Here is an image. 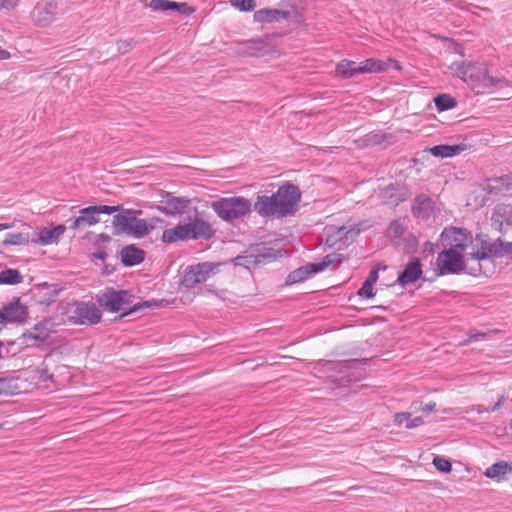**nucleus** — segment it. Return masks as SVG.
Segmentation results:
<instances>
[{
  "label": "nucleus",
  "instance_id": "f257e3e1",
  "mask_svg": "<svg viewBox=\"0 0 512 512\" xmlns=\"http://www.w3.org/2000/svg\"><path fill=\"white\" fill-rule=\"evenodd\" d=\"M302 192L298 186L285 182L272 195H258L254 211L263 218L282 219L294 215L299 208Z\"/></svg>",
  "mask_w": 512,
  "mask_h": 512
},
{
  "label": "nucleus",
  "instance_id": "f03ea898",
  "mask_svg": "<svg viewBox=\"0 0 512 512\" xmlns=\"http://www.w3.org/2000/svg\"><path fill=\"white\" fill-rule=\"evenodd\" d=\"M456 76L472 87H506L510 83L504 75H495L487 64L453 63L450 66Z\"/></svg>",
  "mask_w": 512,
  "mask_h": 512
},
{
  "label": "nucleus",
  "instance_id": "7ed1b4c3",
  "mask_svg": "<svg viewBox=\"0 0 512 512\" xmlns=\"http://www.w3.org/2000/svg\"><path fill=\"white\" fill-rule=\"evenodd\" d=\"M213 234L214 230L208 222L195 217L188 223L165 229L162 233L161 240L164 243H174L198 238L209 239Z\"/></svg>",
  "mask_w": 512,
  "mask_h": 512
},
{
  "label": "nucleus",
  "instance_id": "20e7f679",
  "mask_svg": "<svg viewBox=\"0 0 512 512\" xmlns=\"http://www.w3.org/2000/svg\"><path fill=\"white\" fill-rule=\"evenodd\" d=\"M100 306L109 312L125 311L122 316L137 312L144 308H150L152 305L148 301L138 302L132 305L133 295L128 290L107 289L98 298Z\"/></svg>",
  "mask_w": 512,
  "mask_h": 512
},
{
  "label": "nucleus",
  "instance_id": "39448f33",
  "mask_svg": "<svg viewBox=\"0 0 512 512\" xmlns=\"http://www.w3.org/2000/svg\"><path fill=\"white\" fill-rule=\"evenodd\" d=\"M211 208L221 220L233 222L251 212V202L242 196L223 197L213 201Z\"/></svg>",
  "mask_w": 512,
  "mask_h": 512
},
{
  "label": "nucleus",
  "instance_id": "423d86ee",
  "mask_svg": "<svg viewBox=\"0 0 512 512\" xmlns=\"http://www.w3.org/2000/svg\"><path fill=\"white\" fill-rule=\"evenodd\" d=\"M119 213L113 217V226L118 233L132 235L141 238L153 229L146 220L137 218V214H141L140 210L122 209L120 206Z\"/></svg>",
  "mask_w": 512,
  "mask_h": 512
},
{
  "label": "nucleus",
  "instance_id": "0eeeda50",
  "mask_svg": "<svg viewBox=\"0 0 512 512\" xmlns=\"http://www.w3.org/2000/svg\"><path fill=\"white\" fill-rule=\"evenodd\" d=\"M120 210V205H95L79 210V216L67 220L68 228L71 230L84 229L93 226L100 221V214H113Z\"/></svg>",
  "mask_w": 512,
  "mask_h": 512
},
{
  "label": "nucleus",
  "instance_id": "6e6552de",
  "mask_svg": "<svg viewBox=\"0 0 512 512\" xmlns=\"http://www.w3.org/2000/svg\"><path fill=\"white\" fill-rule=\"evenodd\" d=\"M102 312L93 302H76L67 310V319L75 325H95L101 321Z\"/></svg>",
  "mask_w": 512,
  "mask_h": 512
},
{
  "label": "nucleus",
  "instance_id": "1a4fd4ad",
  "mask_svg": "<svg viewBox=\"0 0 512 512\" xmlns=\"http://www.w3.org/2000/svg\"><path fill=\"white\" fill-rule=\"evenodd\" d=\"M466 255L443 248L438 253L434 271L437 276L460 274L465 269Z\"/></svg>",
  "mask_w": 512,
  "mask_h": 512
},
{
  "label": "nucleus",
  "instance_id": "9d476101",
  "mask_svg": "<svg viewBox=\"0 0 512 512\" xmlns=\"http://www.w3.org/2000/svg\"><path fill=\"white\" fill-rule=\"evenodd\" d=\"M443 248L464 254V251L473 243V236L465 229L458 227L445 228L440 235Z\"/></svg>",
  "mask_w": 512,
  "mask_h": 512
},
{
  "label": "nucleus",
  "instance_id": "9b49d317",
  "mask_svg": "<svg viewBox=\"0 0 512 512\" xmlns=\"http://www.w3.org/2000/svg\"><path fill=\"white\" fill-rule=\"evenodd\" d=\"M345 257L339 253H330L318 263H309L289 275L291 282L303 281L307 277L324 271L329 266H336L344 261Z\"/></svg>",
  "mask_w": 512,
  "mask_h": 512
},
{
  "label": "nucleus",
  "instance_id": "f8f14e48",
  "mask_svg": "<svg viewBox=\"0 0 512 512\" xmlns=\"http://www.w3.org/2000/svg\"><path fill=\"white\" fill-rule=\"evenodd\" d=\"M63 4V0H41L31 13L33 21L40 27L48 26L63 12Z\"/></svg>",
  "mask_w": 512,
  "mask_h": 512
},
{
  "label": "nucleus",
  "instance_id": "ddd939ff",
  "mask_svg": "<svg viewBox=\"0 0 512 512\" xmlns=\"http://www.w3.org/2000/svg\"><path fill=\"white\" fill-rule=\"evenodd\" d=\"M213 269L214 265L208 262L188 266L183 274L181 283L187 288H192L197 284L205 282Z\"/></svg>",
  "mask_w": 512,
  "mask_h": 512
},
{
  "label": "nucleus",
  "instance_id": "4468645a",
  "mask_svg": "<svg viewBox=\"0 0 512 512\" xmlns=\"http://www.w3.org/2000/svg\"><path fill=\"white\" fill-rule=\"evenodd\" d=\"M237 53L246 57H262L269 53L270 46L266 40H246L239 42Z\"/></svg>",
  "mask_w": 512,
  "mask_h": 512
},
{
  "label": "nucleus",
  "instance_id": "2eb2a0df",
  "mask_svg": "<svg viewBox=\"0 0 512 512\" xmlns=\"http://www.w3.org/2000/svg\"><path fill=\"white\" fill-rule=\"evenodd\" d=\"M5 323H22L27 316V307L20 303L19 298L14 299L2 309Z\"/></svg>",
  "mask_w": 512,
  "mask_h": 512
},
{
  "label": "nucleus",
  "instance_id": "dca6fc26",
  "mask_svg": "<svg viewBox=\"0 0 512 512\" xmlns=\"http://www.w3.org/2000/svg\"><path fill=\"white\" fill-rule=\"evenodd\" d=\"M422 276V265L419 259H412L399 274L397 283L406 286L415 283Z\"/></svg>",
  "mask_w": 512,
  "mask_h": 512
},
{
  "label": "nucleus",
  "instance_id": "f3484780",
  "mask_svg": "<svg viewBox=\"0 0 512 512\" xmlns=\"http://www.w3.org/2000/svg\"><path fill=\"white\" fill-rule=\"evenodd\" d=\"M189 204L190 200L186 198L174 197L168 194L165 199L161 201L159 210L166 215L172 216L183 213Z\"/></svg>",
  "mask_w": 512,
  "mask_h": 512
},
{
  "label": "nucleus",
  "instance_id": "a211bd4d",
  "mask_svg": "<svg viewBox=\"0 0 512 512\" xmlns=\"http://www.w3.org/2000/svg\"><path fill=\"white\" fill-rule=\"evenodd\" d=\"M492 223L498 230L503 231L505 227L512 226V206L499 204L492 214Z\"/></svg>",
  "mask_w": 512,
  "mask_h": 512
},
{
  "label": "nucleus",
  "instance_id": "6ab92c4d",
  "mask_svg": "<svg viewBox=\"0 0 512 512\" xmlns=\"http://www.w3.org/2000/svg\"><path fill=\"white\" fill-rule=\"evenodd\" d=\"M433 211L434 203L429 196L420 194L415 198L414 205L412 207V213L414 216L427 220L433 215Z\"/></svg>",
  "mask_w": 512,
  "mask_h": 512
},
{
  "label": "nucleus",
  "instance_id": "aec40b11",
  "mask_svg": "<svg viewBox=\"0 0 512 512\" xmlns=\"http://www.w3.org/2000/svg\"><path fill=\"white\" fill-rule=\"evenodd\" d=\"M66 231L65 225H57L51 229L43 228L38 232V237L36 239H32L31 241L34 244L40 245H48L56 242L61 235Z\"/></svg>",
  "mask_w": 512,
  "mask_h": 512
},
{
  "label": "nucleus",
  "instance_id": "412c9836",
  "mask_svg": "<svg viewBox=\"0 0 512 512\" xmlns=\"http://www.w3.org/2000/svg\"><path fill=\"white\" fill-rule=\"evenodd\" d=\"M274 255L271 253H261L259 249H257V253H250L248 255H239L233 259L235 265L244 266L246 268H251L259 265L266 259H272Z\"/></svg>",
  "mask_w": 512,
  "mask_h": 512
},
{
  "label": "nucleus",
  "instance_id": "4be33fe9",
  "mask_svg": "<svg viewBox=\"0 0 512 512\" xmlns=\"http://www.w3.org/2000/svg\"><path fill=\"white\" fill-rule=\"evenodd\" d=\"M121 261L125 266H134L140 264L145 258V252L135 245H127L122 248Z\"/></svg>",
  "mask_w": 512,
  "mask_h": 512
},
{
  "label": "nucleus",
  "instance_id": "5701e85b",
  "mask_svg": "<svg viewBox=\"0 0 512 512\" xmlns=\"http://www.w3.org/2000/svg\"><path fill=\"white\" fill-rule=\"evenodd\" d=\"M290 13L279 9H260L255 12L254 18L258 22H274L288 19Z\"/></svg>",
  "mask_w": 512,
  "mask_h": 512
},
{
  "label": "nucleus",
  "instance_id": "b1692460",
  "mask_svg": "<svg viewBox=\"0 0 512 512\" xmlns=\"http://www.w3.org/2000/svg\"><path fill=\"white\" fill-rule=\"evenodd\" d=\"M406 230L403 226V224L398 221H392L387 229V237L391 240L392 244L395 246L402 245L405 240Z\"/></svg>",
  "mask_w": 512,
  "mask_h": 512
},
{
  "label": "nucleus",
  "instance_id": "393cba45",
  "mask_svg": "<svg viewBox=\"0 0 512 512\" xmlns=\"http://www.w3.org/2000/svg\"><path fill=\"white\" fill-rule=\"evenodd\" d=\"M463 148L460 145H436L428 149L434 157L448 158L458 155Z\"/></svg>",
  "mask_w": 512,
  "mask_h": 512
},
{
  "label": "nucleus",
  "instance_id": "a878e982",
  "mask_svg": "<svg viewBox=\"0 0 512 512\" xmlns=\"http://www.w3.org/2000/svg\"><path fill=\"white\" fill-rule=\"evenodd\" d=\"M509 471H511V467L508 463L500 461L488 467L484 475L490 479L501 481Z\"/></svg>",
  "mask_w": 512,
  "mask_h": 512
},
{
  "label": "nucleus",
  "instance_id": "bb28decb",
  "mask_svg": "<svg viewBox=\"0 0 512 512\" xmlns=\"http://www.w3.org/2000/svg\"><path fill=\"white\" fill-rule=\"evenodd\" d=\"M358 68L359 64L355 61L342 60L336 66V73L343 78H350L359 73Z\"/></svg>",
  "mask_w": 512,
  "mask_h": 512
},
{
  "label": "nucleus",
  "instance_id": "cd10ccee",
  "mask_svg": "<svg viewBox=\"0 0 512 512\" xmlns=\"http://www.w3.org/2000/svg\"><path fill=\"white\" fill-rule=\"evenodd\" d=\"M494 247H496L495 243L489 246H481L474 252H471L466 255V260H473L480 262L481 260H490L494 256Z\"/></svg>",
  "mask_w": 512,
  "mask_h": 512
},
{
  "label": "nucleus",
  "instance_id": "c85d7f7f",
  "mask_svg": "<svg viewBox=\"0 0 512 512\" xmlns=\"http://www.w3.org/2000/svg\"><path fill=\"white\" fill-rule=\"evenodd\" d=\"M384 198L389 204L398 205L406 199V193L398 186L389 185L384 192Z\"/></svg>",
  "mask_w": 512,
  "mask_h": 512
},
{
  "label": "nucleus",
  "instance_id": "c756f323",
  "mask_svg": "<svg viewBox=\"0 0 512 512\" xmlns=\"http://www.w3.org/2000/svg\"><path fill=\"white\" fill-rule=\"evenodd\" d=\"M30 240V234L28 232L7 233L2 242V246L26 245Z\"/></svg>",
  "mask_w": 512,
  "mask_h": 512
},
{
  "label": "nucleus",
  "instance_id": "7c9ffc66",
  "mask_svg": "<svg viewBox=\"0 0 512 512\" xmlns=\"http://www.w3.org/2000/svg\"><path fill=\"white\" fill-rule=\"evenodd\" d=\"M385 69H386V65L384 62L370 58V59H366L365 61L359 63L358 71H359V73H373V72L384 71Z\"/></svg>",
  "mask_w": 512,
  "mask_h": 512
},
{
  "label": "nucleus",
  "instance_id": "2f4dec72",
  "mask_svg": "<svg viewBox=\"0 0 512 512\" xmlns=\"http://www.w3.org/2000/svg\"><path fill=\"white\" fill-rule=\"evenodd\" d=\"M435 107L438 112L453 109L457 106V101L449 94H439L434 98Z\"/></svg>",
  "mask_w": 512,
  "mask_h": 512
},
{
  "label": "nucleus",
  "instance_id": "473e14b6",
  "mask_svg": "<svg viewBox=\"0 0 512 512\" xmlns=\"http://www.w3.org/2000/svg\"><path fill=\"white\" fill-rule=\"evenodd\" d=\"M22 280L23 277L17 269H5L0 271V284L14 285L21 283Z\"/></svg>",
  "mask_w": 512,
  "mask_h": 512
},
{
  "label": "nucleus",
  "instance_id": "72a5a7b5",
  "mask_svg": "<svg viewBox=\"0 0 512 512\" xmlns=\"http://www.w3.org/2000/svg\"><path fill=\"white\" fill-rule=\"evenodd\" d=\"M17 380L15 378H1L0 379V395H15L18 393Z\"/></svg>",
  "mask_w": 512,
  "mask_h": 512
},
{
  "label": "nucleus",
  "instance_id": "f704fd0d",
  "mask_svg": "<svg viewBox=\"0 0 512 512\" xmlns=\"http://www.w3.org/2000/svg\"><path fill=\"white\" fill-rule=\"evenodd\" d=\"M496 247H494V256L499 258L505 255L512 254V241L511 242H503L498 240L495 242Z\"/></svg>",
  "mask_w": 512,
  "mask_h": 512
},
{
  "label": "nucleus",
  "instance_id": "c9c22d12",
  "mask_svg": "<svg viewBox=\"0 0 512 512\" xmlns=\"http://www.w3.org/2000/svg\"><path fill=\"white\" fill-rule=\"evenodd\" d=\"M31 337L35 341L46 342L50 338V332L42 324H37L33 328V333H31Z\"/></svg>",
  "mask_w": 512,
  "mask_h": 512
},
{
  "label": "nucleus",
  "instance_id": "e433bc0d",
  "mask_svg": "<svg viewBox=\"0 0 512 512\" xmlns=\"http://www.w3.org/2000/svg\"><path fill=\"white\" fill-rule=\"evenodd\" d=\"M172 4L170 0H151L147 6L154 12H165L171 10Z\"/></svg>",
  "mask_w": 512,
  "mask_h": 512
},
{
  "label": "nucleus",
  "instance_id": "4c0bfd02",
  "mask_svg": "<svg viewBox=\"0 0 512 512\" xmlns=\"http://www.w3.org/2000/svg\"><path fill=\"white\" fill-rule=\"evenodd\" d=\"M434 466L441 472L448 473L452 469V464L449 460L446 458H443L441 456H436L433 459Z\"/></svg>",
  "mask_w": 512,
  "mask_h": 512
},
{
  "label": "nucleus",
  "instance_id": "58836bf2",
  "mask_svg": "<svg viewBox=\"0 0 512 512\" xmlns=\"http://www.w3.org/2000/svg\"><path fill=\"white\" fill-rule=\"evenodd\" d=\"M231 3L240 11L245 12L252 11L256 6L255 0H231Z\"/></svg>",
  "mask_w": 512,
  "mask_h": 512
},
{
  "label": "nucleus",
  "instance_id": "ea45409f",
  "mask_svg": "<svg viewBox=\"0 0 512 512\" xmlns=\"http://www.w3.org/2000/svg\"><path fill=\"white\" fill-rule=\"evenodd\" d=\"M171 10L176 11L182 15H189L194 12V9L191 6H189L187 3H185V2L178 3V2H174V1H173Z\"/></svg>",
  "mask_w": 512,
  "mask_h": 512
},
{
  "label": "nucleus",
  "instance_id": "a19ab883",
  "mask_svg": "<svg viewBox=\"0 0 512 512\" xmlns=\"http://www.w3.org/2000/svg\"><path fill=\"white\" fill-rule=\"evenodd\" d=\"M373 286L374 285L364 281V283L362 284L361 288L358 291V295L361 298H366V299L373 297V295H374L373 294Z\"/></svg>",
  "mask_w": 512,
  "mask_h": 512
},
{
  "label": "nucleus",
  "instance_id": "79ce46f5",
  "mask_svg": "<svg viewBox=\"0 0 512 512\" xmlns=\"http://www.w3.org/2000/svg\"><path fill=\"white\" fill-rule=\"evenodd\" d=\"M410 417H411V413H409V412L397 413L394 416V424L397 426H401L404 423L406 424L409 421Z\"/></svg>",
  "mask_w": 512,
  "mask_h": 512
},
{
  "label": "nucleus",
  "instance_id": "37998d69",
  "mask_svg": "<svg viewBox=\"0 0 512 512\" xmlns=\"http://www.w3.org/2000/svg\"><path fill=\"white\" fill-rule=\"evenodd\" d=\"M19 2L20 0H0V10H14Z\"/></svg>",
  "mask_w": 512,
  "mask_h": 512
},
{
  "label": "nucleus",
  "instance_id": "c03bdc74",
  "mask_svg": "<svg viewBox=\"0 0 512 512\" xmlns=\"http://www.w3.org/2000/svg\"><path fill=\"white\" fill-rule=\"evenodd\" d=\"M118 51L122 54L127 53L130 51L133 47V41L132 40H121L117 42Z\"/></svg>",
  "mask_w": 512,
  "mask_h": 512
},
{
  "label": "nucleus",
  "instance_id": "a18cd8bd",
  "mask_svg": "<svg viewBox=\"0 0 512 512\" xmlns=\"http://www.w3.org/2000/svg\"><path fill=\"white\" fill-rule=\"evenodd\" d=\"M423 423H424V420L420 416H417L413 419H411V417H410L409 421L405 424V427L407 429H413V428H416V427L422 425Z\"/></svg>",
  "mask_w": 512,
  "mask_h": 512
},
{
  "label": "nucleus",
  "instance_id": "49530a36",
  "mask_svg": "<svg viewBox=\"0 0 512 512\" xmlns=\"http://www.w3.org/2000/svg\"><path fill=\"white\" fill-rule=\"evenodd\" d=\"M378 278H379V276H378V269L377 268H373L370 271V273H369L367 279L365 280V282L374 285L377 282Z\"/></svg>",
  "mask_w": 512,
  "mask_h": 512
},
{
  "label": "nucleus",
  "instance_id": "de8ad7c7",
  "mask_svg": "<svg viewBox=\"0 0 512 512\" xmlns=\"http://www.w3.org/2000/svg\"><path fill=\"white\" fill-rule=\"evenodd\" d=\"M435 406H436V405H435V403L430 402V403H428V404H425V405L421 408V410H422L423 412H431V411H433V410H434Z\"/></svg>",
  "mask_w": 512,
  "mask_h": 512
},
{
  "label": "nucleus",
  "instance_id": "09e8293b",
  "mask_svg": "<svg viewBox=\"0 0 512 512\" xmlns=\"http://www.w3.org/2000/svg\"><path fill=\"white\" fill-rule=\"evenodd\" d=\"M13 227H15V223L14 222H11V223H0V231L6 230V229H11Z\"/></svg>",
  "mask_w": 512,
  "mask_h": 512
},
{
  "label": "nucleus",
  "instance_id": "8fccbe9b",
  "mask_svg": "<svg viewBox=\"0 0 512 512\" xmlns=\"http://www.w3.org/2000/svg\"><path fill=\"white\" fill-rule=\"evenodd\" d=\"M502 400H503V397L497 403H495L491 408H489V412L497 411L502 405Z\"/></svg>",
  "mask_w": 512,
  "mask_h": 512
},
{
  "label": "nucleus",
  "instance_id": "3c124183",
  "mask_svg": "<svg viewBox=\"0 0 512 512\" xmlns=\"http://www.w3.org/2000/svg\"><path fill=\"white\" fill-rule=\"evenodd\" d=\"M10 57V53L4 49L0 48V60H5Z\"/></svg>",
  "mask_w": 512,
  "mask_h": 512
},
{
  "label": "nucleus",
  "instance_id": "603ef678",
  "mask_svg": "<svg viewBox=\"0 0 512 512\" xmlns=\"http://www.w3.org/2000/svg\"><path fill=\"white\" fill-rule=\"evenodd\" d=\"M359 232H360V229H357V230L351 229V230L347 231L346 239H348V235H350V238H352L354 235L359 234Z\"/></svg>",
  "mask_w": 512,
  "mask_h": 512
},
{
  "label": "nucleus",
  "instance_id": "864d4df0",
  "mask_svg": "<svg viewBox=\"0 0 512 512\" xmlns=\"http://www.w3.org/2000/svg\"><path fill=\"white\" fill-rule=\"evenodd\" d=\"M477 412H478V413H482V412H489V409H488V408L483 407L482 405H479V406H478V408H477Z\"/></svg>",
  "mask_w": 512,
  "mask_h": 512
},
{
  "label": "nucleus",
  "instance_id": "5fc2aeb1",
  "mask_svg": "<svg viewBox=\"0 0 512 512\" xmlns=\"http://www.w3.org/2000/svg\"><path fill=\"white\" fill-rule=\"evenodd\" d=\"M95 257L98 259L104 260L106 257V253H104V252L97 253V254H95Z\"/></svg>",
  "mask_w": 512,
  "mask_h": 512
},
{
  "label": "nucleus",
  "instance_id": "6e6d98bb",
  "mask_svg": "<svg viewBox=\"0 0 512 512\" xmlns=\"http://www.w3.org/2000/svg\"><path fill=\"white\" fill-rule=\"evenodd\" d=\"M5 321H4V318H3V314H2V311L0 310V328L5 325Z\"/></svg>",
  "mask_w": 512,
  "mask_h": 512
},
{
  "label": "nucleus",
  "instance_id": "4d7b16f0",
  "mask_svg": "<svg viewBox=\"0 0 512 512\" xmlns=\"http://www.w3.org/2000/svg\"><path fill=\"white\" fill-rule=\"evenodd\" d=\"M478 337H484V334H476V335H472V336H471V339H477Z\"/></svg>",
  "mask_w": 512,
  "mask_h": 512
},
{
  "label": "nucleus",
  "instance_id": "13d9d810",
  "mask_svg": "<svg viewBox=\"0 0 512 512\" xmlns=\"http://www.w3.org/2000/svg\"><path fill=\"white\" fill-rule=\"evenodd\" d=\"M46 373H47V370H44L43 373H41V376L46 375Z\"/></svg>",
  "mask_w": 512,
  "mask_h": 512
},
{
  "label": "nucleus",
  "instance_id": "bf43d9fd",
  "mask_svg": "<svg viewBox=\"0 0 512 512\" xmlns=\"http://www.w3.org/2000/svg\"><path fill=\"white\" fill-rule=\"evenodd\" d=\"M46 373H47V370H44L43 373H41V376L46 375Z\"/></svg>",
  "mask_w": 512,
  "mask_h": 512
},
{
  "label": "nucleus",
  "instance_id": "052dcab7",
  "mask_svg": "<svg viewBox=\"0 0 512 512\" xmlns=\"http://www.w3.org/2000/svg\"><path fill=\"white\" fill-rule=\"evenodd\" d=\"M46 373H47V370H44L43 373H41V376L46 375Z\"/></svg>",
  "mask_w": 512,
  "mask_h": 512
}]
</instances>
